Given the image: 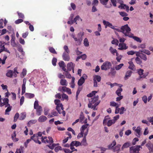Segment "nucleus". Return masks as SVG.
Segmentation results:
<instances>
[{
	"mask_svg": "<svg viewBox=\"0 0 153 153\" xmlns=\"http://www.w3.org/2000/svg\"><path fill=\"white\" fill-rule=\"evenodd\" d=\"M131 143L129 142H127L125 143L122 147V150H123L124 149L128 147L131 146Z\"/></svg>",
	"mask_w": 153,
	"mask_h": 153,
	"instance_id": "nucleus-22",
	"label": "nucleus"
},
{
	"mask_svg": "<svg viewBox=\"0 0 153 153\" xmlns=\"http://www.w3.org/2000/svg\"><path fill=\"white\" fill-rule=\"evenodd\" d=\"M118 46L119 48H118V49L120 50H126L128 48V46H126V44L124 43H120L118 45Z\"/></svg>",
	"mask_w": 153,
	"mask_h": 153,
	"instance_id": "nucleus-11",
	"label": "nucleus"
},
{
	"mask_svg": "<svg viewBox=\"0 0 153 153\" xmlns=\"http://www.w3.org/2000/svg\"><path fill=\"white\" fill-rule=\"evenodd\" d=\"M124 111L125 110V108L124 107H122L120 108V114H123Z\"/></svg>",
	"mask_w": 153,
	"mask_h": 153,
	"instance_id": "nucleus-64",
	"label": "nucleus"
},
{
	"mask_svg": "<svg viewBox=\"0 0 153 153\" xmlns=\"http://www.w3.org/2000/svg\"><path fill=\"white\" fill-rule=\"evenodd\" d=\"M74 19V22L76 24H77L76 22L77 20H80L81 22L82 21V19L80 18L79 15L76 16Z\"/></svg>",
	"mask_w": 153,
	"mask_h": 153,
	"instance_id": "nucleus-35",
	"label": "nucleus"
},
{
	"mask_svg": "<svg viewBox=\"0 0 153 153\" xmlns=\"http://www.w3.org/2000/svg\"><path fill=\"white\" fill-rule=\"evenodd\" d=\"M84 45L86 47H88L89 46V42L87 38H85L84 39Z\"/></svg>",
	"mask_w": 153,
	"mask_h": 153,
	"instance_id": "nucleus-42",
	"label": "nucleus"
},
{
	"mask_svg": "<svg viewBox=\"0 0 153 153\" xmlns=\"http://www.w3.org/2000/svg\"><path fill=\"white\" fill-rule=\"evenodd\" d=\"M84 34V32H82L79 33L77 35V44L78 45H80L82 40V37Z\"/></svg>",
	"mask_w": 153,
	"mask_h": 153,
	"instance_id": "nucleus-8",
	"label": "nucleus"
},
{
	"mask_svg": "<svg viewBox=\"0 0 153 153\" xmlns=\"http://www.w3.org/2000/svg\"><path fill=\"white\" fill-rule=\"evenodd\" d=\"M47 138L48 137H41V139L42 141V142L46 143Z\"/></svg>",
	"mask_w": 153,
	"mask_h": 153,
	"instance_id": "nucleus-59",
	"label": "nucleus"
},
{
	"mask_svg": "<svg viewBox=\"0 0 153 153\" xmlns=\"http://www.w3.org/2000/svg\"><path fill=\"white\" fill-rule=\"evenodd\" d=\"M12 107L11 106L7 107V108L5 111V114H9V112L11 110Z\"/></svg>",
	"mask_w": 153,
	"mask_h": 153,
	"instance_id": "nucleus-38",
	"label": "nucleus"
},
{
	"mask_svg": "<svg viewBox=\"0 0 153 153\" xmlns=\"http://www.w3.org/2000/svg\"><path fill=\"white\" fill-rule=\"evenodd\" d=\"M139 51L142 53H144L148 55H149L151 54L150 52L148 50L144 49L143 50H140Z\"/></svg>",
	"mask_w": 153,
	"mask_h": 153,
	"instance_id": "nucleus-31",
	"label": "nucleus"
},
{
	"mask_svg": "<svg viewBox=\"0 0 153 153\" xmlns=\"http://www.w3.org/2000/svg\"><path fill=\"white\" fill-rule=\"evenodd\" d=\"M128 63L129 64V65L128 67V68L129 69L132 70H133L135 69V66L132 62L131 61H129Z\"/></svg>",
	"mask_w": 153,
	"mask_h": 153,
	"instance_id": "nucleus-25",
	"label": "nucleus"
},
{
	"mask_svg": "<svg viewBox=\"0 0 153 153\" xmlns=\"http://www.w3.org/2000/svg\"><path fill=\"white\" fill-rule=\"evenodd\" d=\"M143 70L140 68L138 70L137 73L140 76H141L143 74Z\"/></svg>",
	"mask_w": 153,
	"mask_h": 153,
	"instance_id": "nucleus-54",
	"label": "nucleus"
},
{
	"mask_svg": "<svg viewBox=\"0 0 153 153\" xmlns=\"http://www.w3.org/2000/svg\"><path fill=\"white\" fill-rule=\"evenodd\" d=\"M39 106H41L40 105H39L38 101V100H36L34 103V109L36 108H38Z\"/></svg>",
	"mask_w": 153,
	"mask_h": 153,
	"instance_id": "nucleus-55",
	"label": "nucleus"
},
{
	"mask_svg": "<svg viewBox=\"0 0 153 153\" xmlns=\"http://www.w3.org/2000/svg\"><path fill=\"white\" fill-rule=\"evenodd\" d=\"M103 24L105 25V27L106 28L107 27L113 29H115V26L112 25V24L109 22H108L106 21L105 20H103Z\"/></svg>",
	"mask_w": 153,
	"mask_h": 153,
	"instance_id": "nucleus-9",
	"label": "nucleus"
},
{
	"mask_svg": "<svg viewBox=\"0 0 153 153\" xmlns=\"http://www.w3.org/2000/svg\"><path fill=\"white\" fill-rule=\"evenodd\" d=\"M69 53H63L62 57L63 59L65 61H69L70 59V57L69 55Z\"/></svg>",
	"mask_w": 153,
	"mask_h": 153,
	"instance_id": "nucleus-10",
	"label": "nucleus"
},
{
	"mask_svg": "<svg viewBox=\"0 0 153 153\" xmlns=\"http://www.w3.org/2000/svg\"><path fill=\"white\" fill-rule=\"evenodd\" d=\"M146 146L149 149L150 152H153V144L150 141L146 144Z\"/></svg>",
	"mask_w": 153,
	"mask_h": 153,
	"instance_id": "nucleus-13",
	"label": "nucleus"
},
{
	"mask_svg": "<svg viewBox=\"0 0 153 153\" xmlns=\"http://www.w3.org/2000/svg\"><path fill=\"white\" fill-rule=\"evenodd\" d=\"M26 82V79L25 78H24L23 79V84L22 85V94L23 95L25 92V85Z\"/></svg>",
	"mask_w": 153,
	"mask_h": 153,
	"instance_id": "nucleus-14",
	"label": "nucleus"
},
{
	"mask_svg": "<svg viewBox=\"0 0 153 153\" xmlns=\"http://www.w3.org/2000/svg\"><path fill=\"white\" fill-rule=\"evenodd\" d=\"M56 105V109L57 110L59 114H61V110L60 109V108H61V109L62 110H63L64 109V108L63 107V106L62 104L61 103Z\"/></svg>",
	"mask_w": 153,
	"mask_h": 153,
	"instance_id": "nucleus-16",
	"label": "nucleus"
},
{
	"mask_svg": "<svg viewBox=\"0 0 153 153\" xmlns=\"http://www.w3.org/2000/svg\"><path fill=\"white\" fill-rule=\"evenodd\" d=\"M82 144L84 146H86L87 145L86 143V137H84L82 141H81V144Z\"/></svg>",
	"mask_w": 153,
	"mask_h": 153,
	"instance_id": "nucleus-48",
	"label": "nucleus"
},
{
	"mask_svg": "<svg viewBox=\"0 0 153 153\" xmlns=\"http://www.w3.org/2000/svg\"><path fill=\"white\" fill-rule=\"evenodd\" d=\"M71 143V145L72 146H75L76 147H77L81 145V143L78 141H73Z\"/></svg>",
	"mask_w": 153,
	"mask_h": 153,
	"instance_id": "nucleus-24",
	"label": "nucleus"
},
{
	"mask_svg": "<svg viewBox=\"0 0 153 153\" xmlns=\"http://www.w3.org/2000/svg\"><path fill=\"white\" fill-rule=\"evenodd\" d=\"M88 125L89 124H86L82 126L80 128V131H83V132H84L85 130L87 128Z\"/></svg>",
	"mask_w": 153,
	"mask_h": 153,
	"instance_id": "nucleus-39",
	"label": "nucleus"
},
{
	"mask_svg": "<svg viewBox=\"0 0 153 153\" xmlns=\"http://www.w3.org/2000/svg\"><path fill=\"white\" fill-rule=\"evenodd\" d=\"M57 61V59L56 58H53V59L52 60V62L53 65V66H55L56 65V62Z\"/></svg>",
	"mask_w": 153,
	"mask_h": 153,
	"instance_id": "nucleus-57",
	"label": "nucleus"
},
{
	"mask_svg": "<svg viewBox=\"0 0 153 153\" xmlns=\"http://www.w3.org/2000/svg\"><path fill=\"white\" fill-rule=\"evenodd\" d=\"M118 3H120V5L118 6L119 8H123L124 6H125L126 10L127 12L129 11V7L125 4H123V1L122 0H116Z\"/></svg>",
	"mask_w": 153,
	"mask_h": 153,
	"instance_id": "nucleus-7",
	"label": "nucleus"
},
{
	"mask_svg": "<svg viewBox=\"0 0 153 153\" xmlns=\"http://www.w3.org/2000/svg\"><path fill=\"white\" fill-rule=\"evenodd\" d=\"M25 96L26 97L30 99L33 98L34 97V94L30 93H26Z\"/></svg>",
	"mask_w": 153,
	"mask_h": 153,
	"instance_id": "nucleus-26",
	"label": "nucleus"
},
{
	"mask_svg": "<svg viewBox=\"0 0 153 153\" xmlns=\"http://www.w3.org/2000/svg\"><path fill=\"white\" fill-rule=\"evenodd\" d=\"M48 143L51 144L52 143H53V138L51 137H48Z\"/></svg>",
	"mask_w": 153,
	"mask_h": 153,
	"instance_id": "nucleus-56",
	"label": "nucleus"
},
{
	"mask_svg": "<svg viewBox=\"0 0 153 153\" xmlns=\"http://www.w3.org/2000/svg\"><path fill=\"white\" fill-rule=\"evenodd\" d=\"M84 133V132H83V131H81L80 133H79L77 136V138L79 139L80 138L82 137L83 136Z\"/></svg>",
	"mask_w": 153,
	"mask_h": 153,
	"instance_id": "nucleus-62",
	"label": "nucleus"
},
{
	"mask_svg": "<svg viewBox=\"0 0 153 153\" xmlns=\"http://www.w3.org/2000/svg\"><path fill=\"white\" fill-rule=\"evenodd\" d=\"M110 105L111 106L115 107H116L119 105L117 103L114 101L110 102Z\"/></svg>",
	"mask_w": 153,
	"mask_h": 153,
	"instance_id": "nucleus-46",
	"label": "nucleus"
},
{
	"mask_svg": "<svg viewBox=\"0 0 153 153\" xmlns=\"http://www.w3.org/2000/svg\"><path fill=\"white\" fill-rule=\"evenodd\" d=\"M31 140H33L35 143L40 144L41 142L39 140L40 138L38 137L37 135L34 134L30 138Z\"/></svg>",
	"mask_w": 153,
	"mask_h": 153,
	"instance_id": "nucleus-12",
	"label": "nucleus"
},
{
	"mask_svg": "<svg viewBox=\"0 0 153 153\" xmlns=\"http://www.w3.org/2000/svg\"><path fill=\"white\" fill-rule=\"evenodd\" d=\"M109 51L111 54L114 55L117 50L114 48L112 47H110L109 49Z\"/></svg>",
	"mask_w": 153,
	"mask_h": 153,
	"instance_id": "nucleus-33",
	"label": "nucleus"
},
{
	"mask_svg": "<svg viewBox=\"0 0 153 153\" xmlns=\"http://www.w3.org/2000/svg\"><path fill=\"white\" fill-rule=\"evenodd\" d=\"M123 65L124 64L123 63L120 64L119 65L116 66L115 67V68L116 70H118L122 68V67L123 66Z\"/></svg>",
	"mask_w": 153,
	"mask_h": 153,
	"instance_id": "nucleus-47",
	"label": "nucleus"
},
{
	"mask_svg": "<svg viewBox=\"0 0 153 153\" xmlns=\"http://www.w3.org/2000/svg\"><path fill=\"white\" fill-rule=\"evenodd\" d=\"M37 122L36 120H32L29 121L28 123V125H30L36 123Z\"/></svg>",
	"mask_w": 153,
	"mask_h": 153,
	"instance_id": "nucleus-50",
	"label": "nucleus"
},
{
	"mask_svg": "<svg viewBox=\"0 0 153 153\" xmlns=\"http://www.w3.org/2000/svg\"><path fill=\"white\" fill-rule=\"evenodd\" d=\"M75 78L74 77H72L71 81L70 84L71 85V87L72 88H74L75 87Z\"/></svg>",
	"mask_w": 153,
	"mask_h": 153,
	"instance_id": "nucleus-30",
	"label": "nucleus"
},
{
	"mask_svg": "<svg viewBox=\"0 0 153 153\" xmlns=\"http://www.w3.org/2000/svg\"><path fill=\"white\" fill-rule=\"evenodd\" d=\"M75 65L73 64L72 62H70L68 63L67 65V69L69 71H71L72 69L74 68Z\"/></svg>",
	"mask_w": 153,
	"mask_h": 153,
	"instance_id": "nucleus-15",
	"label": "nucleus"
},
{
	"mask_svg": "<svg viewBox=\"0 0 153 153\" xmlns=\"http://www.w3.org/2000/svg\"><path fill=\"white\" fill-rule=\"evenodd\" d=\"M67 78L68 79H71V78H72V77L71 75L70 74L68 73V72H66L65 74H64Z\"/></svg>",
	"mask_w": 153,
	"mask_h": 153,
	"instance_id": "nucleus-63",
	"label": "nucleus"
},
{
	"mask_svg": "<svg viewBox=\"0 0 153 153\" xmlns=\"http://www.w3.org/2000/svg\"><path fill=\"white\" fill-rule=\"evenodd\" d=\"M84 116L83 115V113L82 112H81L80 113L79 119V120H80V122H82L84 120Z\"/></svg>",
	"mask_w": 153,
	"mask_h": 153,
	"instance_id": "nucleus-44",
	"label": "nucleus"
},
{
	"mask_svg": "<svg viewBox=\"0 0 153 153\" xmlns=\"http://www.w3.org/2000/svg\"><path fill=\"white\" fill-rule=\"evenodd\" d=\"M132 73V71L130 70H128L127 71L126 73L125 76L124 77L125 80H127L129 77H130Z\"/></svg>",
	"mask_w": 153,
	"mask_h": 153,
	"instance_id": "nucleus-19",
	"label": "nucleus"
},
{
	"mask_svg": "<svg viewBox=\"0 0 153 153\" xmlns=\"http://www.w3.org/2000/svg\"><path fill=\"white\" fill-rule=\"evenodd\" d=\"M26 117V114L25 112H22L20 114L19 119L20 120H22L24 119Z\"/></svg>",
	"mask_w": 153,
	"mask_h": 153,
	"instance_id": "nucleus-29",
	"label": "nucleus"
},
{
	"mask_svg": "<svg viewBox=\"0 0 153 153\" xmlns=\"http://www.w3.org/2000/svg\"><path fill=\"white\" fill-rule=\"evenodd\" d=\"M5 105V107H8L9 106H10V104H9L8 102L7 103H2L0 105V106L1 107H2L3 106Z\"/></svg>",
	"mask_w": 153,
	"mask_h": 153,
	"instance_id": "nucleus-52",
	"label": "nucleus"
},
{
	"mask_svg": "<svg viewBox=\"0 0 153 153\" xmlns=\"http://www.w3.org/2000/svg\"><path fill=\"white\" fill-rule=\"evenodd\" d=\"M107 125L108 126H110L113 124H114L115 123L114 121L113 120H109L107 122Z\"/></svg>",
	"mask_w": 153,
	"mask_h": 153,
	"instance_id": "nucleus-36",
	"label": "nucleus"
},
{
	"mask_svg": "<svg viewBox=\"0 0 153 153\" xmlns=\"http://www.w3.org/2000/svg\"><path fill=\"white\" fill-rule=\"evenodd\" d=\"M141 128L140 126H138L137 128L135 129L136 132V135L138 137H139L140 136V131Z\"/></svg>",
	"mask_w": 153,
	"mask_h": 153,
	"instance_id": "nucleus-18",
	"label": "nucleus"
},
{
	"mask_svg": "<svg viewBox=\"0 0 153 153\" xmlns=\"http://www.w3.org/2000/svg\"><path fill=\"white\" fill-rule=\"evenodd\" d=\"M67 88L66 87H60L59 89V90L62 92H65L67 90Z\"/></svg>",
	"mask_w": 153,
	"mask_h": 153,
	"instance_id": "nucleus-40",
	"label": "nucleus"
},
{
	"mask_svg": "<svg viewBox=\"0 0 153 153\" xmlns=\"http://www.w3.org/2000/svg\"><path fill=\"white\" fill-rule=\"evenodd\" d=\"M116 144V143L115 140H113L111 143L108 145V149L110 150L112 149Z\"/></svg>",
	"mask_w": 153,
	"mask_h": 153,
	"instance_id": "nucleus-23",
	"label": "nucleus"
},
{
	"mask_svg": "<svg viewBox=\"0 0 153 153\" xmlns=\"http://www.w3.org/2000/svg\"><path fill=\"white\" fill-rule=\"evenodd\" d=\"M87 76L85 74H83L82 77L78 80V85L79 86H81L85 82V79H87Z\"/></svg>",
	"mask_w": 153,
	"mask_h": 153,
	"instance_id": "nucleus-5",
	"label": "nucleus"
},
{
	"mask_svg": "<svg viewBox=\"0 0 153 153\" xmlns=\"http://www.w3.org/2000/svg\"><path fill=\"white\" fill-rule=\"evenodd\" d=\"M7 76L9 77H12L13 75V71L11 70H8L7 71L6 74Z\"/></svg>",
	"mask_w": 153,
	"mask_h": 153,
	"instance_id": "nucleus-27",
	"label": "nucleus"
},
{
	"mask_svg": "<svg viewBox=\"0 0 153 153\" xmlns=\"http://www.w3.org/2000/svg\"><path fill=\"white\" fill-rule=\"evenodd\" d=\"M123 91V89L121 88H119L116 92V94L118 96H121V92Z\"/></svg>",
	"mask_w": 153,
	"mask_h": 153,
	"instance_id": "nucleus-37",
	"label": "nucleus"
},
{
	"mask_svg": "<svg viewBox=\"0 0 153 153\" xmlns=\"http://www.w3.org/2000/svg\"><path fill=\"white\" fill-rule=\"evenodd\" d=\"M63 49L64 50V51L63 53H70V51L68 46L66 45H65L63 47Z\"/></svg>",
	"mask_w": 153,
	"mask_h": 153,
	"instance_id": "nucleus-43",
	"label": "nucleus"
},
{
	"mask_svg": "<svg viewBox=\"0 0 153 153\" xmlns=\"http://www.w3.org/2000/svg\"><path fill=\"white\" fill-rule=\"evenodd\" d=\"M137 42L141 43L142 42V40L140 39V38L137 36H134L132 37Z\"/></svg>",
	"mask_w": 153,
	"mask_h": 153,
	"instance_id": "nucleus-51",
	"label": "nucleus"
},
{
	"mask_svg": "<svg viewBox=\"0 0 153 153\" xmlns=\"http://www.w3.org/2000/svg\"><path fill=\"white\" fill-rule=\"evenodd\" d=\"M100 3L103 5H105V7L107 8H109L112 6L111 4H110V6L108 7L106 5L108 3V0H100Z\"/></svg>",
	"mask_w": 153,
	"mask_h": 153,
	"instance_id": "nucleus-21",
	"label": "nucleus"
},
{
	"mask_svg": "<svg viewBox=\"0 0 153 153\" xmlns=\"http://www.w3.org/2000/svg\"><path fill=\"white\" fill-rule=\"evenodd\" d=\"M99 96L97 95L91 98L88 104V107L89 108L92 109L94 110L97 109V106L100 102V100H98Z\"/></svg>",
	"mask_w": 153,
	"mask_h": 153,
	"instance_id": "nucleus-1",
	"label": "nucleus"
},
{
	"mask_svg": "<svg viewBox=\"0 0 153 153\" xmlns=\"http://www.w3.org/2000/svg\"><path fill=\"white\" fill-rule=\"evenodd\" d=\"M19 114L18 113H16L14 117V122H16L19 117Z\"/></svg>",
	"mask_w": 153,
	"mask_h": 153,
	"instance_id": "nucleus-53",
	"label": "nucleus"
},
{
	"mask_svg": "<svg viewBox=\"0 0 153 153\" xmlns=\"http://www.w3.org/2000/svg\"><path fill=\"white\" fill-rule=\"evenodd\" d=\"M142 147L140 145L132 146L130 148V152L131 153H138Z\"/></svg>",
	"mask_w": 153,
	"mask_h": 153,
	"instance_id": "nucleus-4",
	"label": "nucleus"
},
{
	"mask_svg": "<svg viewBox=\"0 0 153 153\" xmlns=\"http://www.w3.org/2000/svg\"><path fill=\"white\" fill-rule=\"evenodd\" d=\"M135 60L137 64L140 65L141 64L142 62L141 59L138 57H136L135 59Z\"/></svg>",
	"mask_w": 153,
	"mask_h": 153,
	"instance_id": "nucleus-45",
	"label": "nucleus"
},
{
	"mask_svg": "<svg viewBox=\"0 0 153 153\" xmlns=\"http://www.w3.org/2000/svg\"><path fill=\"white\" fill-rule=\"evenodd\" d=\"M60 83L62 85L67 86L68 85V82L66 80L64 79H62L60 80Z\"/></svg>",
	"mask_w": 153,
	"mask_h": 153,
	"instance_id": "nucleus-28",
	"label": "nucleus"
},
{
	"mask_svg": "<svg viewBox=\"0 0 153 153\" xmlns=\"http://www.w3.org/2000/svg\"><path fill=\"white\" fill-rule=\"evenodd\" d=\"M110 119V118L108 116L105 117L103 120V124L104 125H106V124L107 123V122L108 121L107 120Z\"/></svg>",
	"mask_w": 153,
	"mask_h": 153,
	"instance_id": "nucleus-49",
	"label": "nucleus"
},
{
	"mask_svg": "<svg viewBox=\"0 0 153 153\" xmlns=\"http://www.w3.org/2000/svg\"><path fill=\"white\" fill-rule=\"evenodd\" d=\"M121 146V145L118 144L115 146L112 149L114 152H116L120 150Z\"/></svg>",
	"mask_w": 153,
	"mask_h": 153,
	"instance_id": "nucleus-32",
	"label": "nucleus"
},
{
	"mask_svg": "<svg viewBox=\"0 0 153 153\" xmlns=\"http://www.w3.org/2000/svg\"><path fill=\"white\" fill-rule=\"evenodd\" d=\"M35 109L36 110V114L37 115L39 116L41 114L42 111V109L41 106H39L38 107Z\"/></svg>",
	"mask_w": 153,
	"mask_h": 153,
	"instance_id": "nucleus-20",
	"label": "nucleus"
},
{
	"mask_svg": "<svg viewBox=\"0 0 153 153\" xmlns=\"http://www.w3.org/2000/svg\"><path fill=\"white\" fill-rule=\"evenodd\" d=\"M48 49L49 51L51 53L56 54H57L56 51L53 47H49Z\"/></svg>",
	"mask_w": 153,
	"mask_h": 153,
	"instance_id": "nucleus-41",
	"label": "nucleus"
},
{
	"mask_svg": "<svg viewBox=\"0 0 153 153\" xmlns=\"http://www.w3.org/2000/svg\"><path fill=\"white\" fill-rule=\"evenodd\" d=\"M119 41L117 39L113 40L111 41V43L113 44H115L117 45H118Z\"/></svg>",
	"mask_w": 153,
	"mask_h": 153,
	"instance_id": "nucleus-61",
	"label": "nucleus"
},
{
	"mask_svg": "<svg viewBox=\"0 0 153 153\" xmlns=\"http://www.w3.org/2000/svg\"><path fill=\"white\" fill-rule=\"evenodd\" d=\"M140 58L146 61L147 60V58L146 55L142 53V54H141V55L140 56Z\"/></svg>",
	"mask_w": 153,
	"mask_h": 153,
	"instance_id": "nucleus-34",
	"label": "nucleus"
},
{
	"mask_svg": "<svg viewBox=\"0 0 153 153\" xmlns=\"http://www.w3.org/2000/svg\"><path fill=\"white\" fill-rule=\"evenodd\" d=\"M47 120L46 117L44 115H42L40 116L38 119V121L40 123H43L45 122Z\"/></svg>",
	"mask_w": 153,
	"mask_h": 153,
	"instance_id": "nucleus-17",
	"label": "nucleus"
},
{
	"mask_svg": "<svg viewBox=\"0 0 153 153\" xmlns=\"http://www.w3.org/2000/svg\"><path fill=\"white\" fill-rule=\"evenodd\" d=\"M142 99L143 101L145 103H146L147 102V97L146 95H144L142 97Z\"/></svg>",
	"mask_w": 153,
	"mask_h": 153,
	"instance_id": "nucleus-60",
	"label": "nucleus"
},
{
	"mask_svg": "<svg viewBox=\"0 0 153 153\" xmlns=\"http://www.w3.org/2000/svg\"><path fill=\"white\" fill-rule=\"evenodd\" d=\"M101 80V77L98 75H96L94 76L93 79L94 81V87H97V81L99 82Z\"/></svg>",
	"mask_w": 153,
	"mask_h": 153,
	"instance_id": "nucleus-6",
	"label": "nucleus"
},
{
	"mask_svg": "<svg viewBox=\"0 0 153 153\" xmlns=\"http://www.w3.org/2000/svg\"><path fill=\"white\" fill-rule=\"evenodd\" d=\"M21 149H17L15 153H22V151L23 150V147L21 146Z\"/></svg>",
	"mask_w": 153,
	"mask_h": 153,
	"instance_id": "nucleus-58",
	"label": "nucleus"
},
{
	"mask_svg": "<svg viewBox=\"0 0 153 153\" xmlns=\"http://www.w3.org/2000/svg\"><path fill=\"white\" fill-rule=\"evenodd\" d=\"M112 66L111 63L108 61H106L104 62L101 66V69L102 70L107 71Z\"/></svg>",
	"mask_w": 153,
	"mask_h": 153,
	"instance_id": "nucleus-3",
	"label": "nucleus"
},
{
	"mask_svg": "<svg viewBox=\"0 0 153 153\" xmlns=\"http://www.w3.org/2000/svg\"><path fill=\"white\" fill-rule=\"evenodd\" d=\"M131 29L127 24L121 26L120 32L122 33L126 36L131 37L130 35Z\"/></svg>",
	"mask_w": 153,
	"mask_h": 153,
	"instance_id": "nucleus-2",
	"label": "nucleus"
}]
</instances>
